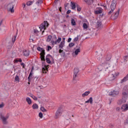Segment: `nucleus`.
<instances>
[{
    "label": "nucleus",
    "instance_id": "nucleus-30",
    "mask_svg": "<svg viewBox=\"0 0 128 128\" xmlns=\"http://www.w3.org/2000/svg\"><path fill=\"white\" fill-rule=\"evenodd\" d=\"M76 8H77L78 12H80L82 10V8H80V6L78 4H76Z\"/></svg>",
    "mask_w": 128,
    "mask_h": 128
},
{
    "label": "nucleus",
    "instance_id": "nucleus-4",
    "mask_svg": "<svg viewBox=\"0 0 128 128\" xmlns=\"http://www.w3.org/2000/svg\"><path fill=\"white\" fill-rule=\"evenodd\" d=\"M62 112H64V108L62 107L59 108L56 112L55 118H58L60 116H62Z\"/></svg>",
    "mask_w": 128,
    "mask_h": 128
},
{
    "label": "nucleus",
    "instance_id": "nucleus-14",
    "mask_svg": "<svg viewBox=\"0 0 128 128\" xmlns=\"http://www.w3.org/2000/svg\"><path fill=\"white\" fill-rule=\"evenodd\" d=\"M37 50H38L39 52H41L40 54H46V52H44V48H42L40 47H38L37 48Z\"/></svg>",
    "mask_w": 128,
    "mask_h": 128
},
{
    "label": "nucleus",
    "instance_id": "nucleus-18",
    "mask_svg": "<svg viewBox=\"0 0 128 128\" xmlns=\"http://www.w3.org/2000/svg\"><path fill=\"white\" fill-rule=\"evenodd\" d=\"M59 54H61L60 56H62L63 58L66 56V53L64 52V50H62L61 49H60L59 50Z\"/></svg>",
    "mask_w": 128,
    "mask_h": 128
},
{
    "label": "nucleus",
    "instance_id": "nucleus-51",
    "mask_svg": "<svg viewBox=\"0 0 128 128\" xmlns=\"http://www.w3.org/2000/svg\"><path fill=\"white\" fill-rule=\"evenodd\" d=\"M70 12H72L70 10H68L66 12L67 14H70Z\"/></svg>",
    "mask_w": 128,
    "mask_h": 128
},
{
    "label": "nucleus",
    "instance_id": "nucleus-54",
    "mask_svg": "<svg viewBox=\"0 0 128 128\" xmlns=\"http://www.w3.org/2000/svg\"><path fill=\"white\" fill-rule=\"evenodd\" d=\"M125 124H128V118L126 120V122H124Z\"/></svg>",
    "mask_w": 128,
    "mask_h": 128
},
{
    "label": "nucleus",
    "instance_id": "nucleus-53",
    "mask_svg": "<svg viewBox=\"0 0 128 128\" xmlns=\"http://www.w3.org/2000/svg\"><path fill=\"white\" fill-rule=\"evenodd\" d=\"M16 82H20V78L18 76H16Z\"/></svg>",
    "mask_w": 128,
    "mask_h": 128
},
{
    "label": "nucleus",
    "instance_id": "nucleus-58",
    "mask_svg": "<svg viewBox=\"0 0 128 128\" xmlns=\"http://www.w3.org/2000/svg\"><path fill=\"white\" fill-rule=\"evenodd\" d=\"M52 44H56V41L52 42Z\"/></svg>",
    "mask_w": 128,
    "mask_h": 128
},
{
    "label": "nucleus",
    "instance_id": "nucleus-44",
    "mask_svg": "<svg viewBox=\"0 0 128 128\" xmlns=\"http://www.w3.org/2000/svg\"><path fill=\"white\" fill-rule=\"evenodd\" d=\"M42 72L43 74H46V70L44 68H42Z\"/></svg>",
    "mask_w": 128,
    "mask_h": 128
},
{
    "label": "nucleus",
    "instance_id": "nucleus-21",
    "mask_svg": "<svg viewBox=\"0 0 128 128\" xmlns=\"http://www.w3.org/2000/svg\"><path fill=\"white\" fill-rule=\"evenodd\" d=\"M88 4H92L94 2V0H84Z\"/></svg>",
    "mask_w": 128,
    "mask_h": 128
},
{
    "label": "nucleus",
    "instance_id": "nucleus-50",
    "mask_svg": "<svg viewBox=\"0 0 128 128\" xmlns=\"http://www.w3.org/2000/svg\"><path fill=\"white\" fill-rule=\"evenodd\" d=\"M22 6L23 8H26V4L23 3L22 4Z\"/></svg>",
    "mask_w": 128,
    "mask_h": 128
},
{
    "label": "nucleus",
    "instance_id": "nucleus-16",
    "mask_svg": "<svg viewBox=\"0 0 128 128\" xmlns=\"http://www.w3.org/2000/svg\"><path fill=\"white\" fill-rule=\"evenodd\" d=\"M23 54L24 56H30V52L28 50H24L23 51Z\"/></svg>",
    "mask_w": 128,
    "mask_h": 128
},
{
    "label": "nucleus",
    "instance_id": "nucleus-9",
    "mask_svg": "<svg viewBox=\"0 0 128 128\" xmlns=\"http://www.w3.org/2000/svg\"><path fill=\"white\" fill-rule=\"evenodd\" d=\"M118 76V74L116 72L112 74L110 76V80H116V76Z\"/></svg>",
    "mask_w": 128,
    "mask_h": 128
},
{
    "label": "nucleus",
    "instance_id": "nucleus-6",
    "mask_svg": "<svg viewBox=\"0 0 128 128\" xmlns=\"http://www.w3.org/2000/svg\"><path fill=\"white\" fill-rule=\"evenodd\" d=\"M80 72V70H78V68H75L74 69V76H73V80H78V74Z\"/></svg>",
    "mask_w": 128,
    "mask_h": 128
},
{
    "label": "nucleus",
    "instance_id": "nucleus-23",
    "mask_svg": "<svg viewBox=\"0 0 128 128\" xmlns=\"http://www.w3.org/2000/svg\"><path fill=\"white\" fill-rule=\"evenodd\" d=\"M26 102H28V104H32V100H30V98L27 97L26 98Z\"/></svg>",
    "mask_w": 128,
    "mask_h": 128
},
{
    "label": "nucleus",
    "instance_id": "nucleus-47",
    "mask_svg": "<svg viewBox=\"0 0 128 128\" xmlns=\"http://www.w3.org/2000/svg\"><path fill=\"white\" fill-rule=\"evenodd\" d=\"M52 58V56H50V54H48L46 56V58Z\"/></svg>",
    "mask_w": 128,
    "mask_h": 128
},
{
    "label": "nucleus",
    "instance_id": "nucleus-8",
    "mask_svg": "<svg viewBox=\"0 0 128 128\" xmlns=\"http://www.w3.org/2000/svg\"><path fill=\"white\" fill-rule=\"evenodd\" d=\"M126 99L124 97H122L121 99H120L118 102L117 104L119 106H120L122 104H126Z\"/></svg>",
    "mask_w": 128,
    "mask_h": 128
},
{
    "label": "nucleus",
    "instance_id": "nucleus-36",
    "mask_svg": "<svg viewBox=\"0 0 128 128\" xmlns=\"http://www.w3.org/2000/svg\"><path fill=\"white\" fill-rule=\"evenodd\" d=\"M46 60L47 64H50V62H52L50 60V58H46Z\"/></svg>",
    "mask_w": 128,
    "mask_h": 128
},
{
    "label": "nucleus",
    "instance_id": "nucleus-31",
    "mask_svg": "<svg viewBox=\"0 0 128 128\" xmlns=\"http://www.w3.org/2000/svg\"><path fill=\"white\" fill-rule=\"evenodd\" d=\"M102 11L100 9L95 11V14H102Z\"/></svg>",
    "mask_w": 128,
    "mask_h": 128
},
{
    "label": "nucleus",
    "instance_id": "nucleus-3",
    "mask_svg": "<svg viewBox=\"0 0 128 128\" xmlns=\"http://www.w3.org/2000/svg\"><path fill=\"white\" fill-rule=\"evenodd\" d=\"M48 22L44 21V22L42 23L40 26V28L42 32V34H44V30H46V28L48 26Z\"/></svg>",
    "mask_w": 128,
    "mask_h": 128
},
{
    "label": "nucleus",
    "instance_id": "nucleus-59",
    "mask_svg": "<svg viewBox=\"0 0 128 128\" xmlns=\"http://www.w3.org/2000/svg\"><path fill=\"white\" fill-rule=\"evenodd\" d=\"M2 20L0 21V26H2Z\"/></svg>",
    "mask_w": 128,
    "mask_h": 128
},
{
    "label": "nucleus",
    "instance_id": "nucleus-62",
    "mask_svg": "<svg viewBox=\"0 0 128 128\" xmlns=\"http://www.w3.org/2000/svg\"><path fill=\"white\" fill-rule=\"evenodd\" d=\"M59 10H60V12H62V8H61V7L60 8Z\"/></svg>",
    "mask_w": 128,
    "mask_h": 128
},
{
    "label": "nucleus",
    "instance_id": "nucleus-38",
    "mask_svg": "<svg viewBox=\"0 0 128 128\" xmlns=\"http://www.w3.org/2000/svg\"><path fill=\"white\" fill-rule=\"evenodd\" d=\"M34 34H38V32H38V30L34 29Z\"/></svg>",
    "mask_w": 128,
    "mask_h": 128
},
{
    "label": "nucleus",
    "instance_id": "nucleus-1",
    "mask_svg": "<svg viewBox=\"0 0 128 128\" xmlns=\"http://www.w3.org/2000/svg\"><path fill=\"white\" fill-rule=\"evenodd\" d=\"M111 56H108L106 59L102 58L101 60V62L102 64H100L98 67V70H99V72H102V68H104V67L105 70H107L108 72H112V68L110 66V60Z\"/></svg>",
    "mask_w": 128,
    "mask_h": 128
},
{
    "label": "nucleus",
    "instance_id": "nucleus-24",
    "mask_svg": "<svg viewBox=\"0 0 128 128\" xmlns=\"http://www.w3.org/2000/svg\"><path fill=\"white\" fill-rule=\"evenodd\" d=\"M33 110H38V104H34L32 106Z\"/></svg>",
    "mask_w": 128,
    "mask_h": 128
},
{
    "label": "nucleus",
    "instance_id": "nucleus-45",
    "mask_svg": "<svg viewBox=\"0 0 128 128\" xmlns=\"http://www.w3.org/2000/svg\"><path fill=\"white\" fill-rule=\"evenodd\" d=\"M78 36L74 38V42H78Z\"/></svg>",
    "mask_w": 128,
    "mask_h": 128
},
{
    "label": "nucleus",
    "instance_id": "nucleus-35",
    "mask_svg": "<svg viewBox=\"0 0 128 128\" xmlns=\"http://www.w3.org/2000/svg\"><path fill=\"white\" fill-rule=\"evenodd\" d=\"M52 36H48L47 38V40H46L48 42H50L51 40H52Z\"/></svg>",
    "mask_w": 128,
    "mask_h": 128
},
{
    "label": "nucleus",
    "instance_id": "nucleus-52",
    "mask_svg": "<svg viewBox=\"0 0 128 128\" xmlns=\"http://www.w3.org/2000/svg\"><path fill=\"white\" fill-rule=\"evenodd\" d=\"M71 40H72V38H68V42H70Z\"/></svg>",
    "mask_w": 128,
    "mask_h": 128
},
{
    "label": "nucleus",
    "instance_id": "nucleus-42",
    "mask_svg": "<svg viewBox=\"0 0 128 128\" xmlns=\"http://www.w3.org/2000/svg\"><path fill=\"white\" fill-rule=\"evenodd\" d=\"M74 46V44L73 42H71L69 44V46L70 48H72V46Z\"/></svg>",
    "mask_w": 128,
    "mask_h": 128
},
{
    "label": "nucleus",
    "instance_id": "nucleus-43",
    "mask_svg": "<svg viewBox=\"0 0 128 128\" xmlns=\"http://www.w3.org/2000/svg\"><path fill=\"white\" fill-rule=\"evenodd\" d=\"M52 46H48V49H47V52H50V50H52Z\"/></svg>",
    "mask_w": 128,
    "mask_h": 128
},
{
    "label": "nucleus",
    "instance_id": "nucleus-33",
    "mask_svg": "<svg viewBox=\"0 0 128 128\" xmlns=\"http://www.w3.org/2000/svg\"><path fill=\"white\" fill-rule=\"evenodd\" d=\"M83 28L84 30H86V28H88V24H86V23H84Z\"/></svg>",
    "mask_w": 128,
    "mask_h": 128
},
{
    "label": "nucleus",
    "instance_id": "nucleus-25",
    "mask_svg": "<svg viewBox=\"0 0 128 128\" xmlns=\"http://www.w3.org/2000/svg\"><path fill=\"white\" fill-rule=\"evenodd\" d=\"M44 54H46V53H44V54H40L41 60H44V62L46 60L44 59Z\"/></svg>",
    "mask_w": 128,
    "mask_h": 128
},
{
    "label": "nucleus",
    "instance_id": "nucleus-17",
    "mask_svg": "<svg viewBox=\"0 0 128 128\" xmlns=\"http://www.w3.org/2000/svg\"><path fill=\"white\" fill-rule=\"evenodd\" d=\"M70 6L72 8V10H74V8H76V4L74 2H71Z\"/></svg>",
    "mask_w": 128,
    "mask_h": 128
},
{
    "label": "nucleus",
    "instance_id": "nucleus-22",
    "mask_svg": "<svg viewBox=\"0 0 128 128\" xmlns=\"http://www.w3.org/2000/svg\"><path fill=\"white\" fill-rule=\"evenodd\" d=\"M64 46V41H62L59 45V48H62Z\"/></svg>",
    "mask_w": 128,
    "mask_h": 128
},
{
    "label": "nucleus",
    "instance_id": "nucleus-19",
    "mask_svg": "<svg viewBox=\"0 0 128 128\" xmlns=\"http://www.w3.org/2000/svg\"><path fill=\"white\" fill-rule=\"evenodd\" d=\"M90 94V92L86 91L82 94V96L83 98H84V96H88V94Z\"/></svg>",
    "mask_w": 128,
    "mask_h": 128
},
{
    "label": "nucleus",
    "instance_id": "nucleus-49",
    "mask_svg": "<svg viewBox=\"0 0 128 128\" xmlns=\"http://www.w3.org/2000/svg\"><path fill=\"white\" fill-rule=\"evenodd\" d=\"M116 110L117 112H120V107H118L116 108Z\"/></svg>",
    "mask_w": 128,
    "mask_h": 128
},
{
    "label": "nucleus",
    "instance_id": "nucleus-20",
    "mask_svg": "<svg viewBox=\"0 0 128 128\" xmlns=\"http://www.w3.org/2000/svg\"><path fill=\"white\" fill-rule=\"evenodd\" d=\"M88 102H90V104H92V97H90L88 100V101H86L85 103L86 104H88Z\"/></svg>",
    "mask_w": 128,
    "mask_h": 128
},
{
    "label": "nucleus",
    "instance_id": "nucleus-55",
    "mask_svg": "<svg viewBox=\"0 0 128 128\" xmlns=\"http://www.w3.org/2000/svg\"><path fill=\"white\" fill-rule=\"evenodd\" d=\"M128 58V56H125L124 58V60H126V58Z\"/></svg>",
    "mask_w": 128,
    "mask_h": 128
},
{
    "label": "nucleus",
    "instance_id": "nucleus-61",
    "mask_svg": "<svg viewBox=\"0 0 128 128\" xmlns=\"http://www.w3.org/2000/svg\"><path fill=\"white\" fill-rule=\"evenodd\" d=\"M16 59H15L14 60V63L16 64Z\"/></svg>",
    "mask_w": 128,
    "mask_h": 128
},
{
    "label": "nucleus",
    "instance_id": "nucleus-40",
    "mask_svg": "<svg viewBox=\"0 0 128 128\" xmlns=\"http://www.w3.org/2000/svg\"><path fill=\"white\" fill-rule=\"evenodd\" d=\"M16 36H14L13 38H12V42H16Z\"/></svg>",
    "mask_w": 128,
    "mask_h": 128
},
{
    "label": "nucleus",
    "instance_id": "nucleus-48",
    "mask_svg": "<svg viewBox=\"0 0 128 128\" xmlns=\"http://www.w3.org/2000/svg\"><path fill=\"white\" fill-rule=\"evenodd\" d=\"M114 12V10L112 9H111V10H110L108 13V14H112V12Z\"/></svg>",
    "mask_w": 128,
    "mask_h": 128
},
{
    "label": "nucleus",
    "instance_id": "nucleus-46",
    "mask_svg": "<svg viewBox=\"0 0 128 128\" xmlns=\"http://www.w3.org/2000/svg\"><path fill=\"white\" fill-rule=\"evenodd\" d=\"M32 98H33V100H38V98H36L34 96H32Z\"/></svg>",
    "mask_w": 128,
    "mask_h": 128
},
{
    "label": "nucleus",
    "instance_id": "nucleus-7",
    "mask_svg": "<svg viewBox=\"0 0 128 128\" xmlns=\"http://www.w3.org/2000/svg\"><path fill=\"white\" fill-rule=\"evenodd\" d=\"M10 116L8 115H6L4 116V115L2 114H0V118L2 120L3 123L4 124H8V118Z\"/></svg>",
    "mask_w": 128,
    "mask_h": 128
},
{
    "label": "nucleus",
    "instance_id": "nucleus-41",
    "mask_svg": "<svg viewBox=\"0 0 128 128\" xmlns=\"http://www.w3.org/2000/svg\"><path fill=\"white\" fill-rule=\"evenodd\" d=\"M40 110L42 112H46V108H44V107H41L40 108Z\"/></svg>",
    "mask_w": 128,
    "mask_h": 128
},
{
    "label": "nucleus",
    "instance_id": "nucleus-34",
    "mask_svg": "<svg viewBox=\"0 0 128 128\" xmlns=\"http://www.w3.org/2000/svg\"><path fill=\"white\" fill-rule=\"evenodd\" d=\"M34 2L33 1H29L26 2L27 6H32V4Z\"/></svg>",
    "mask_w": 128,
    "mask_h": 128
},
{
    "label": "nucleus",
    "instance_id": "nucleus-57",
    "mask_svg": "<svg viewBox=\"0 0 128 128\" xmlns=\"http://www.w3.org/2000/svg\"><path fill=\"white\" fill-rule=\"evenodd\" d=\"M34 70V66H32V70H31L30 72H33Z\"/></svg>",
    "mask_w": 128,
    "mask_h": 128
},
{
    "label": "nucleus",
    "instance_id": "nucleus-28",
    "mask_svg": "<svg viewBox=\"0 0 128 128\" xmlns=\"http://www.w3.org/2000/svg\"><path fill=\"white\" fill-rule=\"evenodd\" d=\"M102 26V22H96V26L97 28H100V26Z\"/></svg>",
    "mask_w": 128,
    "mask_h": 128
},
{
    "label": "nucleus",
    "instance_id": "nucleus-5",
    "mask_svg": "<svg viewBox=\"0 0 128 128\" xmlns=\"http://www.w3.org/2000/svg\"><path fill=\"white\" fill-rule=\"evenodd\" d=\"M122 94L124 98H128V86H124L122 91Z\"/></svg>",
    "mask_w": 128,
    "mask_h": 128
},
{
    "label": "nucleus",
    "instance_id": "nucleus-11",
    "mask_svg": "<svg viewBox=\"0 0 128 128\" xmlns=\"http://www.w3.org/2000/svg\"><path fill=\"white\" fill-rule=\"evenodd\" d=\"M120 94V92L114 90L109 93V96H116Z\"/></svg>",
    "mask_w": 128,
    "mask_h": 128
},
{
    "label": "nucleus",
    "instance_id": "nucleus-2",
    "mask_svg": "<svg viewBox=\"0 0 128 128\" xmlns=\"http://www.w3.org/2000/svg\"><path fill=\"white\" fill-rule=\"evenodd\" d=\"M6 8L9 12H11L12 14L14 12V5L12 3L7 4L6 6Z\"/></svg>",
    "mask_w": 128,
    "mask_h": 128
},
{
    "label": "nucleus",
    "instance_id": "nucleus-37",
    "mask_svg": "<svg viewBox=\"0 0 128 128\" xmlns=\"http://www.w3.org/2000/svg\"><path fill=\"white\" fill-rule=\"evenodd\" d=\"M56 42H58V44H60V42H62V38L58 37V39L56 40Z\"/></svg>",
    "mask_w": 128,
    "mask_h": 128
},
{
    "label": "nucleus",
    "instance_id": "nucleus-63",
    "mask_svg": "<svg viewBox=\"0 0 128 128\" xmlns=\"http://www.w3.org/2000/svg\"><path fill=\"white\" fill-rule=\"evenodd\" d=\"M104 6L105 10H106V6Z\"/></svg>",
    "mask_w": 128,
    "mask_h": 128
},
{
    "label": "nucleus",
    "instance_id": "nucleus-39",
    "mask_svg": "<svg viewBox=\"0 0 128 128\" xmlns=\"http://www.w3.org/2000/svg\"><path fill=\"white\" fill-rule=\"evenodd\" d=\"M38 116H39V117L40 118H43V114H42V112H40L39 113Z\"/></svg>",
    "mask_w": 128,
    "mask_h": 128
},
{
    "label": "nucleus",
    "instance_id": "nucleus-32",
    "mask_svg": "<svg viewBox=\"0 0 128 128\" xmlns=\"http://www.w3.org/2000/svg\"><path fill=\"white\" fill-rule=\"evenodd\" d=\"M42 0H38V2H36V4H37L38 6H40V4H42Z\"/></svg>",
    "mask_w": 128,
    "mask_h": 128
},
{
    "label": "nucleus",
    "instance_id": "nucleus-56",
    "mask_svg": "<svg viewBox=\"0 0 128 128\" xmlns=\"http://www.w3.org/2000/svg\"><path fill=\"white\" fill-rule=\"evenodd\" d=\"M3 107H4V104H0V108H3Z\"/></svg>",
    "mask_w": 128,
    "mask_h": 128
},
{
    "label": "nucleus",
    "instance_id": "nucleus-64",
    "mask_svg": "<svg viewBox=\"0 0 128 128\" xmlns=\"http://www.w3.org/2000/svg\"><path fill=\"white\" fill-rule=\"evenodd\" d=\"M68 17H69L68 15H66V18H68Z\"/></svg>",
    "mask_w": 128,
    "mask_h": 128
},
{
    "label": "nucleus",
    "instance_id": "nucleus-60",
    "mask_svg": "<svg viewBox=\"0 0 128 128\" xmlns=\"http://www.w3.org/2000/svg\"><path fill=\"white\" fill-rule=\"evenodd\" d=\"M62 40H63V42H64V40H66V38H62Z\"/></svg>",
    "mask_w": 128,
    "mask_h": 128
},
{
    "label": "nucleus",
    "instance_id": "nucleus-10",
    "mask_svg": "<svg viewBox=\"0 0 128 128\" xmlns=\"http://www.w3.org/2000/svg\"><path fill=\"white\" fill-rule=\"evenodd\" d=\"M116 2L117 0H112V4L110 5L111 10H114L116 9Z\"/></svg>",
    "mask_w": 128,
    "mask_h": 128
},
{
    "label": "nucleus",
    "instance_id": "nucleus-29",
    "mask_svg": "<svg viewBox=\"0 0 128 128\" xmlns=\"http://www.w3.org/2000/svg\"><path fill=\"white\" fill-rule=\"evenodd\" d=\"M32 72H32V71H30V74L28 77V82H30V78H31L32 76Z\"/></svg>",
    "mask_w": 128,
    "mask_h": 128
},
{
    "label": "nucleus",
    "instance_id": "nucleus-12",
    "mask_svg": "<svg viewBox=\"0 0 128 128\" xmlns=\"http://www.w3.org/2000/svg\"><path fill=\"white\" fill-rule=\"evenodd\" d=\"M121 110L122 112H126V110H128V102L126 104H124L122 105L121 107Z\"/></svg>",
    "mask_w": 128,
    "mask_h": 128
},
{
    "label": "nucleus",
    "instance_id": "nucleus-27",
    "mask_svg": "<svg viewBox=\"0 0 128 128\" xmlns=\"http://www.w3.org/2000/svg\"><path fill=\"white\" fill-rule=\"evenodd\" d=\"M78 52H80V48L76 49L74 52V54H76V56H78Z\"/></svg>",
    "mask_w": 128,
    "mask_h": 128
},
{
    "label": "nucleus",
    "instance_id": "nucleus-15",
    "mask_svg": "<svg viewBox=\"0 0 128 128\" xmlns=\"http://www.w3.org/2000/svg\"><path fill=\"white\" fill-rule=\"evenodd\" d=\"M120 9L118 8L117 10V12L114 14V20H116L118 18V14H120Z\"/></svg>",
    "mask_w": 128,
    "mask_h": 128
},
{
    "label": "nucleus",
    "instance_id": "nucleus-26",
    "mask_svg": "<svg viewBox=\"0 0 128 128\" xmlns=\"http://www.w3.org/2000/svg\"><path fill=\"white\" fill-rule=\"evenodd\" d=\"M71 24H72V26H76V20H74V19L72 18L71 20Z\"/></svg>",
    "mask_w": 128,
    "mask_h": 128
},
{
    "label": "nucleus",
    "instance_id": "nucleus-13",
    "mask_svg": "<svg viewBox=\"0 0 128 128\" xmlns=\"http://www.w3.org/2000/svg\"><path fill=\"white\" fill-rule=\"evenodd\" d=\"M22 58H18L16 59V62H21L20 63V66H22L23 68H24V66H26V64H24V63L22 62Z\"/></svg>",
    "mask_w": 128,
    "mask_h": 128
}]
</instances>
